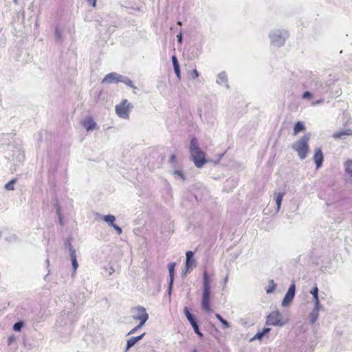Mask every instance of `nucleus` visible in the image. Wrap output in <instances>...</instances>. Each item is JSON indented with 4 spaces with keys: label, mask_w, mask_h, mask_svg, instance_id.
<instances>
[{
    "label": "nucleus",
    "mask_w": 352,
    "mask_h": 352,
    "mask_svg": "<svg viewBox=\"0 0 352 352\" xmlns=\"http://www.w3.org/2000/svg\"><path fill=\"white\" fill-rule=\"evenodd\" d=\"M190 153L197 168L202 167L206 163V153L201 149L197 140L195 138L190 140Z\"/></svg>",
    "instance_id": "obj_1"
},
{
    "label": "nucleus",
    "mask_w": 352,
    "mask_h": 352,
    "mask_svg": "<svg viewBox=\"0 0 352 352\" xmlns=\"http://www.w3.org/2000/svg\"><path fill=\"white\" fill-rule=\"evenodd\" d=\"M309 139L310 135L305 134L292 145V148L298 153L299 157L302 160L307 157L309 151L308 142Z\"/></svg>",
    "instance_id": "obj_2"
},
{
    "label": "nucleus",
    "mask_w": 352,
    "mask_h": 352,
    "mask_svg": "<svg viewBox=\"0 0 352 352\" xmlns=\"http://www.w3.org/2000/svg\"><path fill=\"white\" fill-rule=\"evenodd\" d=\"M287 322V319L285 318L282 314L278 311H272L267 315L266 318V325H272L282 327Z\"/></svg>",
    "instance_id": "obj_3"
},
{
    "label": "nucleus",
    "mask_w": 352,
    "mask_h": 352,
    "mask_svg": "<svg viewBox=\"0 0 352 352\" xmlns=\"http://www.w3.org/2000/svg\"><path fill=\"white\" fill-rule=\"evenodd\" d=\"M132 107V104L127 100L124 99L116 106V112L120 118L128 119Z\"/></svg>",
    "instance_id": "obj_4"
},
{
    "label": "nucleus",
    "mask_w": 352,
    "mask_h": 352,
    "mask_svg": "<svg viewBox=\"0 0 352 352\" xmlns=\"http://www.w3.org/2000/svg\"><path fill=\"white\" fill-rule=\"evenodd\" d=\"M136 314L133 318L140 320L139 327H142L148 318V314L146 313V309L143 307L138 306L134 308Z\"/></svg>",
    "instance_id": "obj_5"
},
{
    "label": "nucleus",
    "mask_w": 352,
    "mask_h": 352,
    "mask_svg": "<svg viewBox=\"0 0 352 352\" xmlns=\"http://www.w3.org/2000/svg\"><path fill=\"white\" fill-rule=\"evenodd\" d=\"M210 294L211 291H203L201 296V306L202 309L207 313H210L212 311Z\"/></svg>",
    "instance_id": "obj_6"
},
{
    "label": "nucleus",
    "mask_w": 352,
    "mask_h": 352,
    "mask_svg": "<svg viewBox=\"0 0 352 352\" xmlns=\"http://www.w3.org/2000/svg\"><path fill=\"white\" fill-rule=\"evenodd\" d=\"M122 81V76L117 73L111 72L107 74L102 80V83H118Z\"/></svg>",
    "instance_id": "obj_7"
},
{
    "label": "nucleus",
    "mask_w": 352,
    "mask_h": 352,
    "mask_svg": "<svg viewBox=\"0 0 352 352\" xmlns=\"http://www.w3.org/2000/svg\"><path fill=\"white\" fill-rule=\"evenodd\" d=\"M296 286L294 283H292L289 287L287 294H285L283 300L282 302L283 305H286L290 302L294 297Z\"/></svg>",
    "instance_id": "obj_8"
},
{
    "label": "nucleus",
    "mask_w": 352,
    "mask_h": 352,
    "mask_svg": "<svg viewBox=\"0 0 352 352\" xmlns=\"http://www.w3.org/2000/svg\"><path fill=\"white\" fill-rule=\"evenodd\" d=\"M314 160L316 164V168H319L322 166L323 162V154L320 148H317L315 149Z\"/></svg>",
    "instance_id": "obj_9"
},
{
    "label": "nucleus",
    "mask_w": 352,
    "mask_h": 352,
    "mask_svg": "<svg viewBox=\"0 0 352 352\" xmlns=\"http://www.w3.org/2000/svg\"><path fill=\"white\" fill-rule=\"evenodd\" d=\"M82 124L87 131L93 130L96 127V124L91 117L85 118L82 120Z\"/></svg>",
    "instance_id": "obj_10"
},
{
    "label": "nucleus",
    "mask_w": 352,
    "mask_h": 352,
    "mask_svg": "<svg viewBox=\"0 0 352 352\" xmlns=\"http://www.w3.org/2000/svg\"><path fill=\"white\" fill-rule=\"evenodd\" d=\"M186 256L185 269L186 271H188L195 265V260L192 259L193 252L192 251H188L186 252Z\"/></svg>",
    "instance_id": "obj_11"
},
{
    "label": "nucleus",
    "mask_w": 352,
    "mask_h": 352,
    "mask_svg": "<svg viewBox=\"0 0 352 352\" xmlns=\"http://www.w3.org/2000/svg\"><path fill=\"white\" fill-rule=\"evenodd\" d=\"M211 280L206 271L203 274V291H210Z\"/></svg>",
    "instance_id": "obj_12"
},
{
    "label": "nucleus",
    "mask_w": 352,
    "mask_h": 352,
    "mask_svg": "<svg viewBox=\"0 0 352 352\" xmlns=\"http://www.w3.org/2000/svg\"><path fill=\"white\" fill-rule=\"evenodd\" d=\"M144 334L145 333L138 336L132 337L129 340H128L125 352H126L131 347H132L137 342L140 340L144 337Z\"/></svg>",
    "instance_id": "obj_13"
},
{
    "label": "nucleus",
    "mask_w": 352,
    "mask_h": 352,
    "mask_svg": "<svg viewBox=\"0 0 352 352\" xmlns=\"http://www.w3.org/2000/svg\"><path fill=\"white\" fill-rule=\"evenodd\" d=\"M352 135V130L346 129L338 131L333 134V138L336 140L344 138L345 136Z\"/></svg>",
    "instance_id": "obj_14"
},
{
    "label": "nucleus",
    "mask_w": 352,
    "mask_h": 352,
    "mask_svg": "<svg viewBox=\"0 0 352 352\" xmlns=\"http://www.w3.org/2000/svg\"><path fill=\"white\" fill-rule=\"evenodd\" d=\"M69 254L72 260V267L74 268V272H75L78 267V264L76 260V251L74 248H72V246L69 249Z\"/></svg>",
    "instance_id": "obj_15"
},
{
    "label": "nucleus",
    "mask_w": 352,
    "mask_h": 352,
    "mask_svg": "<svg viewBox=\"0 0 352 352\" xmlns=\"http://www.w3.org/2000/svg\"><path fill=\"white\" fill-rule=\"evenodd\" d=\"M184 314H185L188 320L189 321V322L190 323V324L192 326L197 323L196 319L190 314V312L189 311V310H188L187 307H185V308L184 309Z\"/></svg>",
    "instance_id": "obj_16"
},
{
    "label": "nucleus",
    "mask_w": 352,
    "mask_h": 352,
    "mask_svg": "<svg viewBox=\"0 0 352 352\" xmlns=\"http://www.w3.org/2000/svg\"><path fill=\"white\" fill-rule=\"evenodd\" d=\"M305 129V126L302 122H297L294 127V135H296L300 131H302Z\"/></svg>",
    "instance_id": "obj_17"
},
{
    "label": "nucleus",
    "mask_w": 352,
    "mask_h": 352,
    "mask_svg": "<svg viewBox=\"0 0 352 352\" xmlns=\"http://www.w3.org/2000/svg\"><path fill=\"white\" fill-rule=\"evenodd\" d=\"M270 328H264L262 331L258 332L252 338V340L258 339L261 340L263 337L270 331Z\"/></svg>",
    "instance_id": "obj_18"
},
{
    "label": "nucleus",
    "mask_w": 352,
    "mask_h": 352,
    "mask_svg": "<svg viewBox=\"0 0 352 352\" xmlns=\"http://www.w3.org/2000/svg\"><path fill=\"white\" fill-rule=\"evenodd\" d=\"M310 293L314 296V300L315 302L316 306H318L319 304V298H318V288L316 286L311 291Z\"/></svg>",
    "instance_id": "obj_19"
},
{
    "label": "nucleus",
    "mask_w": 352,
    "mask_h": 352,
    "mask_svg": "<svg viewBox=\"0 0 352 352\" xmlns=\"http://www.w3.org/2000/svg\"><path fill=\"white\" fill-rule=\"evenodd\" d=\"M103 219L104 221L109 223L111 226H113L114 225V221L116 220V217L113 215L109 214L105 215L103 217Z\"/></svg>",
    "instance_id": "obj_20"
},
{
    "label": "nucleus",
    "mask_w": 352,
    "mask_h": 352,
    "mask_svg": "<svg viewBox=\"0 0 352 352\" xmlns=\"http://www.w3.org/2000/svg\"><path fill=\"white\" fill-rule=\"evenodd\" d=\"M276 287V284L274 283L273 280H270L269 281V284L267 287L266 288V292L267 294H270L273 292Z\"/></svg>",
    "instance_id": "obj_21"
},
{
    "label": "nucleus",
    "mask_w": 352,
    "mask_h": 352,
    "mask_svg": "<svg viewBox=\"0 0 352 352\" xmlns=\"http://www.w3.org/2000/svg\"><path fill=\"white\" fill-rule=\"evenodd\" d=\"M284 192H278L276 196V203L277 205V210H279L284 196Z\"/></svg>",
    "instance_id": "obj_22"
},
{
    "label": "nucleus",
    "mask_w": 352,
    "mask_h": 352,
    "mask_svg": "<svg viewBox=\"0 0 352 352\" xmlns=\"http://www.w3.org/2000/svg\"><path fill=\"white\" fill-rule=\"evenodd\" d=\"M175 267V263H170L168 264V271H169L170 278V284H172V283L173 281Z\"/></svg>",
    "instance_id": "obj_23"
},
{
    "label": "nucleus",
    "mask_w": 352,
    "mask_h": 352,
    "mask_svg": "<svg viewBox=\"0 0 352 352\" xmlns=\"http://www.w3.org/2000/svg\"><path fill=\"white\" fill-rule=\"evenodd\" d=\"M346 172L352 177V160H348L345 163Z\"/></svg>",
    "instance_id": "obj_24"
},
{
    "label": "nucleus",
    "mask_w": 352,
    "mask_h": 352,
    "mask_svg": "<svg viewBox=\"0 0 352 352\" xmlns=\"http://www.w3.org/2000/svg\"><path fill=\"white\" fill-rule=\"evenodd\" d=\"M192 327L194 329L195 333L197 334L200 338H202L203 333L200 332L197 322L192 325Z\"/></svg>",
    "instance_id": "obj_25"
},
{
    "label": "nucleus",
    "mask_w": 352,
    "mask_h": 352,
    "mask_svg": "<svg viewBox=\"0 0 352 352\" xmlns=\"http://www.w3.org/2000/svg\"><path fill=\"white\" fill-rule=\"evenodd\" d=\"M15 181H16L15 179H12L10 182H9L8 183H7L5 186L6 188L8 190H13L14 189L13 185H14Z\"/></svg>",
    "instance_id": "obj_26"
},
{
    "label": "nucleus",
    "mask_w": 352,
    "mask_h": 352,
    "mask_svg": "<svg viewBox=\"0 0 352 352\" xmlns=\"http://www.w3.org/2000/svg\"><path fill=\"white\" fill-rule=\"evenodd\" d=\"M22 326H23V322H16V323H15L14 324L13 329L15 331H20Z\"/></svg>",
    "instance_id": "obj_27"
},
{
    "label": "nucleus",
    "mask_w": 352,
    "mask_h": 352,
    "mask_svg": "<svg viewBox=\"0 0 352 352\" xmlns=\"http://www.w3.org/2000/svg\"><path fill=\"white\" fill-rule=\"evenodd\" d=\"M313 97V94L309 91H305L303 93L302 98L303 99H311Z\"/></svg>",
    "instance_id": "obj_28"
},
{
    "label": "nucleus",
    "mask_w": 352,
    "mask_h": 352,
    "mask_svg": "<svg viewBox=\"0 0 352 352\" xmlns=\"http://www.w3.org/2000/svg\"><path fill=\"white\" fill-rule=\"evenodd\" d=\"M190 75L193 79L199 77V73L197 69H192L190 71Z\"/></svg>",
    "instance_id": "obj_29"
},
{
    "label": "nucleus",
    "mask_w": 352,
    "mask_h": 352,
    "mask_svg": "<svg viewBox=\"0 0 352 352\" xmlns=\"http://www.w3.org/2000/svg\"><path fill=\"white\" fill-rule=\"evenodd\" d=\"M172 62H173V67L179 66V63L177 59V57L175 56H172Z\"/></svg>",
    "instance_id": "obj_30"
},
{
    "label": "nucleus",
    "mask_w": 352,
    "mask_h": 352,
    "mask_svg": "<svg viewBox=\"0 0 352 352\" xmlns=\"http://www.w3.org/2000/svg\"><path fill=\"white\" fill-rule=\"evenodd\" d=\"M174 71H175V73L177 77L179 79H180L181 78V74H180L179 66L174 67Z\"/></svg>",
    "instance_id": "obj_31"
},
{
    "label": "nucleus",
    "mask_w": 352,
    "mask_h": 352,
    "mask_svg": "<svg viewBox=\"0 0 352 352\" xmlns=\"http://www.w3.org/2000/svg\"><path fill=\"white\" fill-rule=\"evenodd\" d=\"M124 83H125L126 85H129V86H131L132 85V81L129 79V78H122V81Z\"/></svg>",
    "instance_id": "obj_32"
},
{
    "label": "nucleus",
    "mask_w": 352,
    "mask_h": 352,
    "mask_svg": "<svg viewBox=\"0 0 352 352\" xmlns=\"http://www.w3.org/2000/svg\"><path fill=\"white\" fill-rule=\"evenodd\" d=\"M112 227L116 230L118 234H121L122 231V229L118 226L114 224Z\"/></svg>",
    "instance_id": "obj_33"
},
{
    "label": "nucleus",
    "mask_w": 352,
    "mask_h": 352,
    "mask_svg": "<svg viewBox=\"0 0 352 352\" xmlns=\"http://www.w3.org/2000/svg\"><path fill=\"white\" fill-rule=\"evenodd\" d=\"M221 323L222 324L224 328L230 327L229 323L225 319H223V320L221 321Z\"/></svg>",
    "instance_id": "obj_34"
},
{
    "label": "nucleus",
    "mask_w": 352,
    "mask_h": 352,
    "mask_svg": "<svg viewBox=\"0 0 352 352\" xmlns=\"http://www.w3.org/2000/svg\"><path fill=\"white\" fill-rule=\"evenodd\" d=\"M141 327H139V324L138 326H136L135 328H133V329H131L129 333H128V335H131V334H133L139 328H140Z\"/></svg>",
    "instance_id": "obj_35"
},
{
    "label": "nucleus",
    "mask_w": 352,
    "mask_h": 352,
    "mask_svg": "<svg viewBox=\"0 0 352 352\" xmlns=\"http://www.w3.org/2000/svg\"><path fill=\"white\" fill-rule=\"evenodd\" d=\"M89 5H91L93 7L96 6V0H87Z\"/></svg>",
    "instance_id": "obj_36"
},
{
    "label": "nucleus",
    "mask_w": 352,
    "mask_h": 352,
    "mask_svg": "<svg viewBox=\"0 0 352 352\" xmlns=\"http://www.w3.org/2000/svg\"><path fill=\"white\" fill-rule=\"evenodd\" d=\"M170 161L172 162V163H175V161H176V155L175 154H173L170 155Z\"/></svg>",
    "instance_id": "obj_37"
},
{
    "label": "nucleus",
    "mask_w": 352,
    "mask_h": 352,
    "mask_svg": "<svg viewBox=\"0 0 352 352\" xmlns=\"http://www.w3.org/2000/svg\"><path fill=\"white\" fill-rule=\"evenodd\" d=\"M323 100L322 99H320V100H316V101H314L311 102V104L312 105H316L318 104H320V103H322L323 102Z\"/></svg>",
    "instance_id": "obj_38"
},
{
    "label": "nucleus",
    "mask_w": 352,
    "mask_h": 352,
    "mask_svg": "<svg viewBox=\"0 0 352 352\" xmlns=\"http://www.w3.org/2000/svg\"><path fill=\"white\" fill-rule=\"evenodd\" d=\"M174 173H175V175H177L180 176L182 179H184V175H183V174H182V173L181 171H179V170H175V171L174 172Z\"/></svg>",
    "instance_id": "obj_39"
},
{
    "label": "nucleus",
    "mask_w": 352,
    "mask_h": 352,
    "mask_svg": "<svg viewBox=\"0 0 352 352\" xmlns=\"http://www.w3.org/2000/svg\"><path fill=\"white\" fill-rule=\"evenodd\" d=\"M177 39H178V42L181 43H182V33H179V34L177 36Z\"/></svg>",
    "instance_id": "obj_40"
},
{
    "label": "nucleus",
    "mask_w": 352,
    "mask_h": 352,
    "mask_svg": "<svg viewBox=\"0 0 352 352\" xmlns=\"http://www.w3.org/2000/svg\"><path fill=\"white\" fill-rule=\"evenodd\" d=\"M215 316H216V318H217L220 322H221V320H223V318H222V316H221L220 314H217L215 315Z\"/></svg>",
    "instance_id": "obj_41"
},
{
    "label": "nucleus",
    "mask_w": 352,
    "mask_h": 352,
    "mask_svg": "<svg viewBox=\"0 0 352 352\" xmlns=\"http://www.w3.org/2000/svg\"><path fill=\"white\" fill-rule=\"evenodd\" d=\"M177 24H178L179 25H182V22H181V21H178V22H177Z\"/></svg>",
    "instance_id": "obj_42"
},
{
    "label": "nucleus",
    "mask_w": 352,
    "mask_h": 352,
    "mask_svg": "<svg viewBox=\"0 0 352 352\" xmlns=\"http://www.w3.org/2000/svg\"><path fill=\"white\" fill-rule=\"evenodd\" d=\"M192 352H197V351L195 349Z\"/></svg>",
    "instance_id": "obj_43"
}]
</instances>
